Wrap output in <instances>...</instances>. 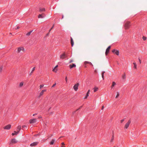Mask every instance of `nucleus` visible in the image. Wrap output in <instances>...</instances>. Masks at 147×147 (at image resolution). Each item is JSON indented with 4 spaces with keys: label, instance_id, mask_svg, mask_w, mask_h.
<instances>
[{
    "label": "nucleus",
    "instance_id": "nucleus-1",
    "mask_svg": "<svg viewBox=\"0 0 147 147\" xmlns=\"http://www.w3.org/2000/svg\"><path fill=\"white\" fill-rule=\"evenodd\" d=\"M131 25L130 22H126L124 26L126 29L129 28Z\"/></svg>",
    "mask_w": 147,
    "mask_h": 147
},
{
    "label": "nucleus",
    "instance_id": "nucleus-2",
    "mask_svg": "<svg viewBox=\"0 0 147 147\" xmlns=\"http://www.w3.org/2000/svg\"><path fill=\"white\" fill-rule=\"evenodd\" d=\"M60 58L62 59H68L67 56L65 54V53H64L60 56Z\"/></svg>",
    "mask_w": 147,
    "mask_h": 147
},
{
    "label": "nucleus",
    "instance_id": "nucleus-3",
    "mask_svg": "<svg viewBox=\"0 0 147 147\" xmlns=\"http://www.w3.org/2000/svg\"><path fill=\"white\" fill-rule=\"evenodd\" d=\"M131 123V120H129L125 124V127H124V129H127V128L129 127Z\"/></svg>",
    "mask_w": 147,
    "mask_h": 147
},
{
    "label": "nucleus",
    "instance_id": "nucleus-4",
    "mask_svg": "<svg viewBox=\"0 0 147 147\" xmlns=\"http://www.w3.org/2000/svg\"><path fill=\"white\" fill-rule=\"evenodd\" d=\"M112 52L114 54H115L117 55H119V51L118 50H117L115 49H113L112 50Z\"/></svg>",
    "mask_w": 147,
    "mask_h": 147
},
{
    "label": "nucleus",
    "instance_id": "nucleus-5",
    "mask_svg": "<svg viewBox=\"0 0 147 147\" xmlns=\"http://www.w3.org/2000/svg\"><path fill=\"white\" fill-rule=\"evenodd\" d=\"M79 83H77L74 86L73 88L74 90L76 91L78 90V87L79 85Z\"/></svg>",
    "mask_w": 147,
    "mask_h": 147
},
{
    "label": "nucleus",
    "instance_id": "nucleus-6",
    "mask_svg": "<svg viewBox=\"0 0 147 147\" xmlns=\"http://www.w3.org/2000/svg\"><path fill=\"white\" fill-rule=\"evenodd\" d=\"M126 78V75L125 73L122 75V80L123 82H125Z\"/></svg>",
    "mask_w": 147,
    "mask_h": 147
},
{
    "label": "nucleus",
    "instance_id": "nucleus-7",
    "mask_svg": "<svg viewBox=\"0 0 147 147\" xmlns=\"http://www.w3.org/2000/svg\"><path fill=\"white\" fill-rule=\"evenodd\" d=\"M111 46H109L107 49L105 53V55L106 56L107 55L108 53H109L110 49L111 48Z\"/></svg>",
    "mask_w": 147,
    "mask_h": 147
},
{
    "label": "nucleus",
    "instance_id": "nucleus-8",
    "mask_svg": "<svg viewBox=\"0 0 147 147\" xmlns=\"http://www.w3.org/2000/svg\"><path fill=\"white\" fill-rule=\"evenodd\" d=\"M11 127V125L10 124H8L5 126L3 127V128L5 129L9 130L10 129Z\"/></svg>",
    "mask_w": 147,
    "mask_h": 147
},
{
    "label": "nucleus",
    "instance_id": "nucleus-9",
    "mask_svg": "<svg viewBox=\"0 0 147 147\" xmlns=\"http://www.w3.org/2000/svg\"><path fill=\"white\" fill-rule=\"evenodd\" d=\"M36 119H30L29 121L30 123H35L36 122Z\"/></svg>",
    "mask_w": 147,
    "mask_h": 147
},
{
    "label": "nucleus",
    "instance_id": "nucleus-10",
    "mask_svg": "<svg viewBox=\"0 0 147 147\" xmlns=\"http://www.w3.org/2000/svg\"><path fill=\"white\" fill-rule=\"evenodd\" d=\"M17 142V141L15 139H13L11 140V142L9 143V144H15Z\"/></svg>",
    "mask_w": 147,
    "mask_h": 147
},
{
    "label": "nucleus",
    "instance_id": "nucleus-11",
    "mask_svg": "<svg viewBox=\"0 0 147 147\" xmlns=\"http://www.w3.org/2000/svg\"><path fill=\"white\" fill-rule=\"evenodd\" d=\"M46 91V90H42L40 93L39 95L38 96V98H40L44 94V92Z\"/></svg>",
    "mask_w": 147,
    "mask_h": 147
},
{
    "label": "nucleus",
    "instance_id": "nucleus-12",
    "mask_svg": "<svg viewBox=\"0 0 147 147\" xmlns=\"http://www.w3.org/2000/svg\"><path fill=\"white\" fill-rule=\"evenodd\" d=\"M38 143V142H34L31 144H30V146H36V145H37Z\"/></svg>",
    "mask_w": 147,
    "mask_h": 147
},
{
    "label": "nucleus",
    "instance_id": "nucleus-13",
    "mask_svg": "<svg viewBox=\"0 0 147 147\" xmlns=\"http://www.w3.org/2000/svg\"><path fill=\"white\" fill-rule=\"evenodd\" d=\"M24 48L22 47L18 48V53L20 52L21 51H23L24 50Z\"/></svg>",
    "mask_w": 147,
    "mask_h": 147
},
{
    "label": "nucleus",
    "instance_id": "nucleus-14",
    "mask_svg": "<svg viewBox=\"0 0 147 147\" xmlns=\"http://www.w3.org/2000/svg\"><path fill=\"white\" fill-rule=\"evenodd\" d=\"M76 67V65L74 63H73L72 64H71L69 65V67L70 69H71L73 67Z\"/></svg>",
    "mask_w": 147,
    "mask_h": 147
},
{
    "label": "nucleus",
    "instance_id": "nucleus-15",
    "mask_svg": "<svg viewBox=\"0 0 147 147\" xmlns=\"http://www.w3.org/2000/svg\"><path fill=\"white\" fill-rule=\"evenodd\" d=\"M21 129V126L20 125H19L18 126L17 128V134H18L20 131Z\"/></svg>",
    "mask_w": 147,
    "mask_h": 147
},
{
    "label": "nucleus",
    "instance_id": "nucleus-16",
    "mask_svg": "<svg viewBox=\"0 0 147 147\" xmlns=\"http://www.w3.org/2000/svg\"><path fill=\"white\" fill-rule=\"evenodd\" d=\"M84 63L85 64H87V63L89 64L92 66H93V65L92 63L91 62H90L87 61H85L84 62Z\"/></svg>",
    "mask_w": 147,
    "mask_h": 147
},
{
    "label": "nucleus",
    "instance_id": "nucleus-17",
    "mask_svg": "<svg viewBox=\"0 0 147 147\" xmlns=\"http://www.w3.org/2000/svg\"><path fill=\"white\" fill-rule=\"evenodd\" d=\"M71 46L73 47L74 44V42L73 40L72 37H71Z\"/></svg>",
    "mask_w": 147,
    "mask_h": 147
},
{
    "label": "nucleus",
    "instance_id": "nucleus-18",
    "mask_svg": "<svg viewBox=\"0 0 147 147\" xmlns=\"http://www.w3.org/2000/svg\"><path fill=\"white\" fill-rule=\"evenodd\" d=\"M44 14H39L38 16L39 18H43L44 17Z\"/></svg>",
    "mask_w": 147,
    "mask_h": 147
},
{
    "label": "nucleus",
    "instance_id": "nucleus-19",
    "mask_svg": "<svg viewBox=\"0 0 147 147\" xmlns=\"http://www.w3.org/2000/svg\"><path fill=\"white\" fill-rule=\"evenodd\" d=\"M116 85V83L114 82H112V84L111 86V88H113Z\"/></svg>",
    "mask_w": 147,
    "mask_h": 147
},
{
    "label": "nucleus",
    "instance_id": "nucleus-20",
    "mask_svg": "<svg viewBox=\"0 0 147 147\" xmlns=\"http://www.w3.org/2000/svg\"><path fill=\"white\" fill-rule=\"evenodd\" d=\"M55 141V140L54 139H53L50 142V145H53L54 144V142Z\"/></svg>",
    "mask_w": 147,
    "mask_h": 147
},
{
    "label": "nucleus",
    "instance_id": "nucleus-21",
    "mask_svg": "<svg viewBox=\"0 0 147 147\" xmlns=\"http://www.w3.org/2000/svg\"><path fill=\"white\" fill-rule=\"evenodd\" d=\"M45 9L44 8H40L39 9V11L42 12L43 11H45Z\"/></svg>",
    "mask_w": 147,
    "mask_h": 147
},
{
    "label": "nucleus",
    "instance_id": "nucleus-22",
    "mask_svg": "<svg viewBox=\"0 0 147 147\" xmlns=\"http://www.w3.org/2000/svg\"><path fill=\"white\" fill-rule=\"evenodd\" d=\"M33 31V30H32L30 31V32H29L28 33H27L26 34V35H27V36L30 35V34H31V33Z\"/></svg>",
    "mask_w": 147,
    "mask_h": 147
},
{
    "label": "nucleus",
    "instance_id": "nucleus-23",
    "mask_svg": "<svg viewBox=\"0 0 147 147\" xmlns=\"http://www.w3.org/2000/svg\"><path fill=\"white\" fill-rule=\"evenodd\" d=\"M93 89H94V92H95L97 91L98 90V88H97V87H95Z\"/></svg>",
    "mask_w": 147,
    "mask_h": 147
},
{
    "label": "nucleus",
    "instance_id": "nucleus-24",
    "mask_svg": "<svg viewBox=\"0 0 147 147\" xmlns=\"http://www.w3.org/2000/svg\"><path fill=\"white\" fill-rule=\"evenodd\" d=\"M114 135L113 134V135L112 137H111V142H112L113 141V140H114Z\"/></svg>",
    "mask_w": 147,
    "mask_h": 147
},
{
    "label": "nucleus",
    "instance_id": "nucleus-25",
    "mask_svg": "<svg viewBox=\"0 0 147 147\" xmlns=\"http://www.w3.org/2000/svg\"><path fill=\"white\" fill-rule=\"evenodd\" d=\"M133 64L134 65V67L135 69H136V68H137V65H136V63H135V62L133 63Z\"/></svg>",
    "mask_w": 147,
    "mask_h": 147
},
{
    "label": "nucleus",
    "instance_id": "nucleus-26",
    "mask_svg": "<svg viewBox=\"0 0 147 147\" xmlns=\"http://www.w3.org/2000/svg\"><path fill=\"white\" fill-rule=\"evenodd\" d=\"M105 71H103L102 73V78L103 80L104 79V74L105 73Z\"/></svg>",
    "mask_w": 147,
    "mask_h": 147
},
{
    "label": "nucleus",
    "instance_id": "nucleus-27",
    "mask_svg": "<svg viewBox=\"0 0 147 147\" xmlns=\"http://www.w3.org/2000/svg\"><path fill=\"white\" fill-rule=\"evenodd\" d=\"M119 92H117V95L116 96L115 98H117L119 96Z\"/></svg>",
    "mask_w": 147,
    "mask_h": 147
},
{
    "label": "nucleus",
    "instance_id": "nucleus-28",
    "mask_svg": "<svg viewBox=\"0 0 147 147\" xmlns=\"http://www.w3.org/2000/svg\"><path fill=\"white\" fill-rule=\"evenodd\" d=\"M23 85V82H21L20 84V87L22 86Z\"/></svg>",
    "mask_w": 147,
    "mask_h": 147
},
{
    "label": "nucleus",
    "instance_id": "nucleus-29",
    "mask_svg": "<svg viewBox=\"0 0 147 147\" xmlns=\"http://www.w3.org/2000/svg\"><path fill=\"white\" fill-rule=\"evenodd\" d=\"M22 127L25 129H27V126L26 125H23L22 126Z\"/></svg>",
    "mask_w": 147,
    "mask_h": 147
},
{
    "label": "nucleus",
    "instance_id": "nucleus-30",
    "mask_svg": "<svg viewBox=\"0 0 147 147\" xmlns=\"http://www.w3.org/2000/svg\"><path fill=\"white\" fill-rule=\"evenodd\" d=\"M55 68L54 67V69H53V71L54 72H56L57 71V70L55 69Z\"/></svg>",
    "mask_w": 147,
    "mask_h": 147
},
{
    "label": "nucleus",
    "instance_id": "nucleus-31",
    "mask_svg": "<svg viewBox=\"0 0 147 147\" xmlns=\"http://www.w3.org/2000/svg\"><path fill=\"white\" fill-rule=\"evenodd\" d=\"M142 39H143V40H146V37H145V36H143L142 37Z\"/></svg>",
    "mask_w": 147,
    "mask_h": 147
},
{
    "label": "nucleus",
    "instance_id": "nucleus-32",
    "mask_svg": "<svg viewBox=\"0 0 147 147\" xmlns=\"http://www.w3.org/2000/svg\"><path fill=\"white\" fill-rule=\"evenodd\" d=\"M3 67L2 66L0 67V72H1L2 70Z\"/></svg>",
    "mask_w": 147,
    "mask_h": 147
},
{
    "label": "nucleus",
    "instance_id": "nucleus-33",
    "mask_svg": "<svg viewBox=\"0 0 147 147\" xmlns=\"http://www.w3.org/2000/svg\"><path fill=\"white\" fill-rule=\"evenodd\" d=\"M73 61V59H70L69 61V63H71Z\"/></svg>",
    "mask_w": 147,
    "mask_h": 147
},
{
    "label": "nucleus",
    "instance_id": "nucleus-34",
    "mask_svg": "<svg viewBox=\"0 0 147 147\" xmlns=\"http://www.w3.org/2000/svg\"><path fill=\"white\" fill-rule=\"evenodd\" d=\"M44 85H41L40 86V89H41V88H42L43 86H44Z\"/></svg>",
    "mask_w": 147,
    "mask_h": 147
},
{
    "label": "nucleus",
    "instance_id": "nucleus-35",
    "mask_svg": "<svg viewBox=\"0 0 147 147\" xmlns=\"http://www.w3.org/2000/svg\"><path fill=\"white\" fill-rule=\"evenodd\" d=\"M88 96H89V94H86V95L85 97V99L86 98H87V97H88Z\"/></svg>",
    "mask_w": 147,
    "mask_h": 147
},
{
    "label": "nucleus",
    "instance_id": "nucleus-36",
    "mask_svg": "<svg viewBox=\"0 0 147 147\" xmlns=\"http://www.w3.org/2000/svg\"><path fill=\"white\" fill-rule=\"evenodd\" d=\"M62 146H61L62 147H65V146H63V145H65L64 143V142H62L61 144Z\"/></svg>",
    "mask_w": 147,
    "mask_h": 147
},
{
    "label": "nucleus",
    "instance_id": "nucleus-37",
    "mask_svg": "<svg viewBox=\"0 0 147 147\" xmlns=\"http://www.w3.org/2000/svg\"><path fill=\"white\" fill-rule=\"evenodd\" d=\"M124 119H122V120H121V123H122L123 122V121H124Z\"/></svg>",
    "mask_w": 147,
    "mask_h": 147
},
{
    "label": "nucleus",
    "instance_id": "nucleus-38",
    "mask_svg": "<svg viewBox=\"0 0 147 147\" xmlns=\"http://www.w3.org/2000/svg\"><path fill=\"white\" fill-rule=\"evenodd\" d=\"M14 133L15 134V135H17V134H17V131H14Z\"/></svg>",
    "mask_w": 147,
    "mask_h": 147
},
{
    "label": "nucleus",
    "instance_id": "nucleus-39",
    "mask_svg": "<svg viewBox=\"0 0 147 147\" xmlns=\"http://www.w3.org/2000/svg\"><path fill=\"white\" fill-rule=\"evenodd\" d=\"M90 92V90H88L86 94H89Z\"/></svg>",
    "mask_w": 147,
    "mask_h": 147
},
{
    "label": "nucleus",
    "instance_id": "nucleus-40",
    "mask_svg": "<svg viewBox=\"0 0 147 147\" xmlns=\"http://www.w3.org/2000/svg\"><path fill=\"white\" fill-rule=\"evenodd\" d=\"M56 85V83L54 84H53V86H52V87H54Z\"/></svg>",
    "mask_w": 147,
    "mask_h": 147
},
{
    "label": "nucleus",
    "instance_id": "nucleus-41",
    "mask_svg": "<svg viewBox=\"0 0 147 147\" xmlns=\"http://www.w3.org/2000/svg\"><path fill=\"white\" fill-rule=\"evenodd\" d=\"M65 80L66 82H67V77H66L65 78Z\"/></svg>",
    "mask_w": 147,
    "mask_h": 147
},
{
    "label": "nucleus",
    "instance_id": "nucleus-42",
    "mask_svg": "<svg viewBox=\"0 0 147 147\" xmlns=\"http://www.w3.org/2000/svg\"><path fill=\"white\" fill-rule=\"evenodd\" d=\"M35 67H34L33 68H32V71H34L35 70Z\"/></svg>",
    "mask_w": 147,
    "mask_h": 147
},
{
    "label": "nucleus",
    "instance_id": "nucleus-43",
    "mask_svg": "<svg viewBox=\"0 0 147 147\" xmlns=\"http://www.w3.org/2000/svg\"><path fill=\"white\" fill-rule=\"evenodd\" d=\"M139 61L140 62V63H141V60H140V59L139 58H138Z\"/></svg>",
    "mask_w": 147,
    "mask_h": 147
},
{
    "label": "nucleus",
    "instance_id": "nucleus-44",
    "mask_svg": "<svg viewBox=\"0 0 147 147\" xmlns=\"http://www.w3.org/2000/svg\"><path fill=\"white\" fill-rule=\"evenodd\" d=\"M19 28V27L18 26L17 27V28H16V29H18Z\"/></svg>",
    "mask_w": 147,
    "mask_h": 147
},
{
    "label": "nucleus",
    "instance_id": "nucleus-45",
    "mask_svg": "<svg viewBox=\"0 0 147 147\" xmlns=\"http://www.w3.org/2000/svg\"><path fill=\"white\" fill-rule=\"evenodd\" d=\"M15 135V134L14 133H13L12 134V136H14Z\"/></svg>",
    "mask_w": 147,
    "mask_h": 147
},
{
    "label": "nucleus",
    "instance_id": "nucleus-46",
    "mask_svg": "<svg viewBox=\"0 0 147 147\" xmlns=\"http://www.w3.org/2000/svg\"><path fill=\"white\" fill-rule=\"evenodd\" d=\"M53 27H54V25L51 28V30H52L53 28Z\"/></svg>",
    "mask_w": 147,
    "mask_h": 147
},
{
    "label": "nucleus",
    "instance_id": "nucleus-47",
    "mask_svg": "<svg viewBox=\"0 0 147 147\" xmlns=\"http://www.w3.org/2000/svg\"><path fill=\"white\" fill-rule=\"evenodd\" d=\"M38 118H41V116H40L38 117Z\"/></svg>",
    "mask_w": 147,
    "mask_h": 147
},
{
    "label": "nucleus",
    "instance_id": "nucleus-48",
    "mask_svg": "<svg viewBox=\"0 0 147 147\" xmlns=\"http://www.w3.org/2000/svg\"><path fill=\"white\" fill-rule=\"evenodd\" d=\"M37 115V114L36 113L35 114H33V116H34L35 115Z\"/></svg>",
    "mask_w": 147,
    "mask_h": 147
},
{
    "label": "nucleus",
    "instance_id": "nucleus-49",
    "mask_svg": "<svg viewBox=\"0 0 147 147\" xmlns=\"http://www.w3.org/2000/svg\"><path fill=\"white\" fill-rule=\"evenodd\" d=\"M104 108V106H103L102 107V109H103Z\"/></svg>",
    "mask_w": 147,
    "mask_h": 147
},
{
    "label": "nucleus",
    "instance_id": "nucleus-50",
    "mask_svg": "<svg viewBox=\"0 0 147 147\" xmlns=\"http://www.w3.org/2000/svg\"><path fill=\"white\" fill-rule=\"evenodd\" d=\"M58 67V65H56V66L55 67V68H56V67Z\"/></svg>",
    "mask_w": 147,
    "mask_h": 147
},
{
    "label": "nucleus",
    "instance_id": "nucleus-51",
    "mask_svg": "<svg viewBox=\"0 0 147 147\" xmlns=\"http://www.w3.org/2000/svg\"><path fill=\"white\" fill-rule=\"evenodd\" d=\"M48 35H49V33H47V35H47V36H48Z\"/></svg>",
    "mask_w": 147,
    "mask_h": 147
},
{
    "label": "nucleus",
    "instance_id": "nucleus-52",
    "mask_svg": "<svg viewBox=\"0 0 147 147\" xmlns=\"http://www.w3.org/2000/svg\"><path fill=\"white\" fill-rule=\"evenodd\" d=\"M63 15L62 19H63Z\"/></svg>",
    "mask_w": 147,
    "mask_h": 147
},
{
    "label": "nucleus",
    "instance_id": "nucleus-53",
    "mask_svg": "<svg viewBox=\"0 0 147 147\" xmlns=\"http://www.w3.org/2000/svg\"><path fill=\"white\" fill-rule=\"evenodd\" d=\"M51 30V29H50L49 30V32H50Z\"/></svg>",
    "mask_w": 147,
    "mask_h": 147
},
{
    "label": "nucleus",
    "instance_id": "nucleus-54",
    "mask_svg": "<svg viewBox=\"0 0 147 147\" xmlns=\"http://www.w3.org/2000/svg\"><path fill=\"white\" fill-rule=\"evenodd\" d=\"M63 137V136H61L60 137V138H62V137Z\"/></svg>",
    "mask_w": 147,
    "mask_h": 147
},
{
    "label": "nucleus",
    "instance_id": "nucleus-55",
    "mask_svg": "<svg viewBox=\"0 0 147 147\" xmlns=\"http://www.w3.org/2000/svg\"><path fill=\"white\" fill-rule=\"evenodd\" d=\"M33 71H32H32L31 72V73H33Z\"/></svg>",
    "mask_w": 147,
    "mask_h": 147
},
{
    "label": "nucleus",
    "instance_id": "nucleus-56",
    "mask_svg": "<svg viewBox=\"0 0 147 147\" xmlns=\"http://www.w3.org/2000/svg\"><path fill=\"white\" fill-rule=\"evenodd\" d=\"M51 109V108L50 107L49 108V110Z\"/></svg>",
    "mask_w": 147,
    "mask_h": 147
},
{
    "label": "nucleus",
    "instance_id": "nucleus-57",
    "mask_svg": "<svg viewBox=\"0 0 147 147\" xmlns=\"http://www.w3.org/2000/svg\"><path fill=\"white\" fill-rule=\"evenodd\" d=\"M32 73H30V75Z\"/></svg>",
    "mask_w": 147,
    "mask_h": 147
},
{
    "label": "nucleus",
    "instance_id": "nucleus-58",
    "mask_svg": "<svg viewBox=\"0 0 147 147\" xmlns=\"http://www.w3.org/2000/svg\"><path fill=\"white\" fill-rule=\"evenodd\" d=\"M82 107V106H81V107L79 108V109H80L81 107Z\"/></svg>",
    "mask_w": 147,
    "mask_h": 147
},
{
    "label": "nucleus",
    "instance_id": "nucleus-59",
    "mask_svg": "<svg viewBox=\"0 0 147 147\" xmlns=\"http://www.w3.org/2000/svg\"><path fill=\"white\" fill-rule=\"evenodd\" d=\"M78 109H77V110H76V111H77Z\"/></svg>",
    "mask_w": 147,
    "mask_h": 147
}]
</instances>
